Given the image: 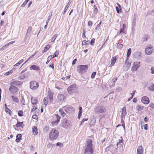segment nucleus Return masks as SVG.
Instances as JSON below:
<instances>
[{"label":"nucleus","instance_id":"c756f323","mask_svg":"<svg viewBox=\"0 0 154 154\" xmlns=\"http://www.w3.org/2000/svg\"><path fill=\"white\" fill-rule=\"evenodd\" d=\"M11 97L12 99L16 103H18L19 102V100L16 97H15L13 96H11Z\"/></svg>","mask_w":154,"mask_h":154},{"label":"nucleus","instance_id":"6ab92c4d","mask_svg":"<svg viewBox=\"0 0 154 154\" xmlns=\"http://www.w3.org/2000/svg\"><path fill=\"white\" fill-rule=\"evenodd\" d=\"M32 27L31 26L29 27L27 29L26 34V37H28L31 35L32 31Z\"/></svg>","mask_w":154,"mask_h":154},{"label":"nucleus","instance_id":"37998d69","mask_svg":"<svg viewBox=\"0 0 154 154\" xmlns=\"http://www.w3.org/2000/svg\"><path fill=\"white\" fill-rule=\"evenodd\" d=\"M96 75V72H93L91 75V79H94L95 77V76Z\"/></svg>","mask_w":154,"mask_h":154},{"label":"nucleus","instance_id":"39448f33","mask_svg":"<svg viewBox=\"0 0 154 154\" xmlns=\"http://www.w3.org/2000/svg\"><path fill=\"white\" fill-rule=\"evenodd\" d=\"M77 88L75 84L71 85L67 89V91L69 94L76 93L77 91Z\"/></svg>","mask_w":154,"mask_h":154},{"label":"nucleus","instance_id":"49530a36","mask_svg":"<svg viewBox=\"0 0 154 154\" xmlns=\"http://www.w3.org/2000/svg\"><path fill=\"white\" fill-rule=\"evenodd\" d=\"M123 119H124V118H122V117H121V122L122 125V126H123V128L125 129V123H124V121L123 120Z\"/></svg>","mask_w":154,"mask_h":154},{"label":"nucleus","instance_id":"cd10ccee","mask_svg":"<svg viewBox=\"0 0 154 154\" xmlns=\"http://www.w3.org/2000/svg\"><path fill=\"white\" fill-rule=\"evenodd\" d=\"M51 47L50 45H47L45 48L42 51V53L43 54H44L46 51H47Z\"/></svg>","mask_w":154,"mask_h":154},{"label":"nucleus","instance_id":"bf43d9fd","mask_svg":"<svg viewBox=\"0 0 154 154\" xmlns=\"http://www.w3.org/2000/svg\"><path fill=\"white\" fill-rule=\"evenodd\" d=\"M93 23L91 21H89L88 22V25L89 26H91L92 25Z\"/></svg>","mask_w":154,"mask_h":154},{"label":"nucleus","instance_id":"79ce46f5","mask_svg":"<svg viewBox=\"0 0 154 154\" xmlns=\"http://www.w3.org/2000/svg\"><path fill=\"white\" fill-rule=\"evenodd\" d=\"M23 113L22 111L21 110H20L19 111L18 114L19 116H23Z\"/></svg>","mask_w":154,"mask_h":154},{"label":"nucleus","instance_id":"2f4dec72","mask_svg":"<svg viewBox=\"0 0 154 154\" xmlns=\"http://www.w3.org/2000/svg\"><path fill=\"white\" fill-rule=\"evenodd\" d=\"M18 137H21V135L20 134H17L16 136V138L15 141L17 142H19L20 140V138H17Z\"/></svg>","mask_w":154,"mask_h":154},{"label":"nucleus","instance_id":"4d7b16f0","mask_svg":"<svg viewBox=\"0 0 154 154\" xmlns=\"http://www.w3.org/2000/svg\"><path fill=\"white\" fill-rule=\"evenodd\" d=\"M100 28V25L99 24H98L97 26V27L95 28L96 30H98Z\"/></svg>","mask_w":154,"mask_h":154},{"label":"nucleus","instance_id":"f257e3e1","mask_svg":"<svg viewBox=\"0 0 154 154\" xmlns=\"http://www.w3.org/2000/svg\"><path fill=\"white\" fill-rule=\"evenodd\" d=\"M92 146V140L88 139L85 146L84 154H92L93 152Z\"/></svg>","mask_w":154,"mask_h":154},{"label":"nucleus","instance_id":"f3484780","mask_svg":"<svg viewBox=\"0 0 154 154\" xmlns=\"http://www.w3.org/2000/svg\"><path fill=\"white\" fill-rule=\"evenodd\" d=\"M143 149L141 146H139L138 147L137 150V154H143Z\"/></svg>","mask_w":154,"mask_h":154},{"label":"nucleus","instance_id":"ea45409f","mask_svg":"<svg viewBox=\"0 0 154 154\" xmlns=\"http://www.w3.org/2000/svg\"><path fill=\"white\" fill-rule=\"evenodd\" d=\"M59 52L58 51H56L54 54L53 57H57L59 55Z\"/></svg>","mask_w":154,"mask_h":154},{"label":"nucleus","instance_id":"bb28decb","mask_svg":"<svg viewBox=\"0 0 154 154\" xmlns=\"http://www.w3.org/2000/svg\"><path fill=\"white\" fill-rule=\"evenodd\" d=\"M48 98L50 102H52L53 99V94L51 92H48Z\"/></svg>","mask_w":154,"mask_h":154},{"label":"nucleus","instance_id":"dca6fc26","mask_svg":"<svg viewBox=\"0 0 154 154\" xmlns=\"http://www.w3.org/2000/svg\"><path fill=\"white\" fill-rule=\"evenodd\" d=\"M65 97L63 94H59L57 96L58 100L60 102H62L64 100Z\"/></svg>","mask_w":154,"mask_h":154},{"label":"nucleus","instance_id":"f8f14e48","mask_svg":"<svg viewBox=\"0 0 154 154\" xmlns=\"http://www.w3.org/2000/svg\"><path fill=\"white\" fill-rule=\"evenodd\" d=\"M55 120L52 122L51 123L53 125H57L58 122H59L61 117L57 114H55Z\"/></svg>","mask_w":154,"mask_h":154},{"label":"nucleus","instance_id":"0e129e2a","mask_svg":"<svg viewBox=\"0 0 154 154\" xmlns=\"http://www.w3.org/2000/svg\"><path fill=\"white\" fill-rule=\"evenodd\" d=\"M32 118L33 119H37L38 117L37 115H34L32 116Z\"/></svg>","mask_w":154,"mask_h":154},{"label":"nucleus","instance_id":"774afa93","mask_svg":"<svg viewBox=\"0 0 154 154\" xmlns=\"http://www.w3.org/2000/svg\"><path fill=\"white\" fill-rule=\"evenodd\" d=\"M149 121V119L146 117L144 118V121L146 122H148Z\"/></svg>","mask_w":154,"mask_h":154},{"label":"nucleus","instance_id":"a878e982","mask_svg":"<svg viewBox=\"0 0 154 154\" xmlns=\"http://www.w3.org/2000/svg\"><path fill=\"white\" fill-rule=\"evenodd\" d=\"M30 69L31 70L32 69L35 70H38L39 69V68L36 65H33L31 66Z\"/></svg>","mask_w":154,"mask_h":154},{"label":"nucleus","instance_id":"1a4fd4ad","mask_svg":"<svg viewBox=\"0 0 154 154\" xmlns=\"http://www.w3.org/2000/svg\"><path fill=\"white\" fill-rule=\"evenodd\" d=\"M71 125V123L70 121L67 120L66 119H64L63 121V126L64 128H67L70 127Z\"/></svg>","mask_w":154,"mask_h":154},{"label":"nucleus","instance_id":"8fccbe9b","mask_svg":"<svg viewBox=\"0 0 154 154\" xmlns=\"http://www.w3.org/2000/svg\"><path fill=\"white\" fill-rule=\"evenodd\" d=\"M49 129V128L47 126L45 127L44 128V131L47 132L48 131Z\"/></svg>","mask_w":154,"mask_h":154},{"label":"nucleus","instance_id":"9d476101","mask_svg":"<svg viewBox=\"0 0 154 154\" xmlns=\"http://www.w3.org/2000/svg\"><path fill=\"white\" fill-rule=\"evenodd\" d=\"M140 66V62H134L132 67L131 70L132 71H134L137 70Z\"/></svg>","mask_w":154,"mask_h":154},{"label":"nucleus","instance_id":"f03ea898","mask_svg":"<svg viewBox=\"0 0 154 154\" xmlns=\"http://www.w3.org/2000/svg\"><path fill=\"white\" fill-rule=\"evenodd\" d=\"M105 107L102 105H97L94 109V112L96 114L104 113L106 112Z\"/></svg>","mask_w":154,"mask_h":154},{"label":"nucleus","instance_id":"4be33fe9","mask_svg":"<svg viewBox=\"0 0 154 154\" xmlns=\"http://www.w3.org/2000/svg\"><path fill=\"white\" fill-rule=\"evenodd\" d=\"M141 53L139 52H136L134 54V57L137 59L141 57Z\"/></svg>","mask_w":154,"mask_h":154},{"label":"nucleus","instance_id":"f704fd0d","mask_svg":"<svg viewBox=\"0 0 154 154\" xmlns=\"http://www.w3.org/2000/svg\"><path fill=\"white\" fill-rule=\"evenodd\" d=\"M148 89L150 91H154V84L148 87Z\"/></svg>","mask_w":154,"mask_h":154},{"label":"nucleus","instance_id":"052dcab7","mask_svg":"<svg viewBox=\"0 0 154 154\" xmlns=\"http://www.w3.org/2000/svg\"><path fill=\"white\" fill-rule=\"evenodd\" d=\"M148 124H146L145 125L144 127V129L145 130H146L148 129Z\"/></svg>","mask_w":154,"mask_h":154},{"label":"nucleus","instance_id":"4468645a","mask_svg":"<svg viewBox=\"0 0 154 154\" xmlns=\"http://www.w3.org/2000/svg\"><path fill=\"white\" fill-rule=\"evenodd\" d=\"M128 59H127L125 60V66L126 67V69H125V71H127L129 69V68L130 67L131 63H129L128 60Z\"/></svg>","mask_w":154,"mask_h":154},{"label":"nucleus","instance_id":"393cba45","mask_svg":"<svg viewBox=\"0 0 154 154\" xmlns=\"http://www.w3.org/2000/svg\"><path fill=\"white\" fill-rule=\"evenodd\" d=\"M32 132L33 134L35 135L37 134L38 133V129L36 127H34L32 128Z\"/></svg>","mask_w":154,"mask_h":154},{"label":"nucleus","instance_id":"09e8293b","mask_svg":"<svg viewBox=\"0 0 154 154\" xmlns=\"http://www.w3.org/2000/svg\"><path fill=\"white\" fill-rule=\"evenodd\" d=\"M118 47L119 48L121 49L123 47V45L121 44H119V43H118Z\"/></svg>","mask_w":154,"mask_h":154},{"label":"nucleus","instance_id":"b1692460","mask_svg":"<svg viewBox=\"0 0 154 154\" xmlns=\"http://www.w3.org/2000/svg\"><path fill=\"white\" fill-rule=\"evenodd\" d=\"M48 97H45L43 100V106H44V105H45V107L46 106L48 103Z\"/></svg>","mask_w":154,"mask_h":154},{"label":"nucleus","instance_id":"5fc2aeb1","mask_svg":"<svg viewBox=\"0 0 154 154\" xmlns=\"http://www.w3.org/2000/svg\"><path fill=\"white\" fill-rule=\"evenodd\" d=\"M151 73L152 74H154V67H152L151 68Z\"/></svg>","mask_w":154,"mask_h":154},{"label":"nucleus","instance_id":"338daca9","mask_svg":"<svg viewBox=\"0 0 154 154\" xmlns=\"http://www.w3.org/2000/svg\"><path fill=\"white\" fill-rule=\"evenodd\" d=\"M149 106L152 108H154V103H151L149 105Z\"/></svg>","mask_w":154,"mask_h":154},{"label":"nucleus","instance_id":"2eb2a0df","mask_svg":"<svg viewBox=\"0 0 154 154\" xmlns=\"http://www.w3.org/2000/svg\"><path fill=\"white\" fill-rule=\"evenodd\" d=\"M117 57H118V56H116L114 57H112L111 60V64L109 65L110 67H112L114 64L116 62Z\"/></svg>","mask_w":154,"mask_h":154},{"label":"nucleus","instance_id":"0eeeda50","mask_svg":"<svg viewBox=\"0 0 154 154\" xmlns=\"http://www.w3.org/2000/svg\"><path fill=\"white\" fill-rule=\"evenodd\" d=\"M64 110L67 113L69 114H73L74 109L72 107L69 106H66L64 107Z\"/></svg>","mask_w":154,"mask_h":154},{"label":"nucleus","instance_id":"13d9d810","mask_svg":"<svg viewBox=\"0 0 154 154\" xmlns=\"http://www.w3.org/2000/svg\"><path fill=\"white\" fill-rule=\"evenodd\" d=\"M15 42V41H12V42H9V43H8L5 46H8V45L11 44H12L13 43H14Z\"/></svg>","mask_w":154,"mask_h":154},{"label":"nucleus","instance_id":"ddd939ff","mask_svg":"<svg viewBox=\"0 0 154 154\" xmlns=\"http://www.w3.org/2000/svg\"><path fill=\"white\" fill-rule=\"evenodd\" d=\"M141 101L144 104H148L149 103V100L147 97L144 96L142 97Z\"/></svg>","mask_w":154,"mask_h":154},{"label":"nucleus","instance_id":"e433bc0d","mask_svg":"<svg viewBox=\"0 0 154 154\" xmlns=\"http://www.w3.org/2000/svg\"><path fill=\"white\" fill-rule=\"evenodd\" d=\"M23 61V59H22L20 60L18 63L14 65V66H17L20 65L22 63Z\"/></svg>","mask_w":154,"mask_h":154},{"label":"nucleus","instance_id":"aec40b11","mask_svg":"<svg viewBox=\"0 0 154 154\" xmlns=\"http://www.w3.org/2000/svg\"><path fill=\"white\" fill-rule=\"evenodd\" d=\"M21 82L19 81H13L11 83V84L14 85L18 86L22 84Z\"/></svg>","mask_w":154,"mask_h":154},{"label":"nucleus","instance_id":"9b49d317","mask_svg":"<svg viewBox=\"0 0 154 154\" xmlns=\"http://www.w3.org/2000/svg\"><path fill=\"white\" fill-rule=\"evenodd\" d=\"M9 90L13 94H14L18 91V88L14 85L10 86Z\"/></svg>","mask_w":154,"mask_h":154},{"label":"nucleus","instance_id":"412c9836","mask_svg":"<svg viewBox=\"0 0 154 154\" xmlns=\"http://www.w3.org/2000/svg\"><path fill=\"white\" fill-rule=\"evenodd\" d=\"M31 100L32 103L34 105H36L37 103V99L36 97H31Z\"/></svg>","mask_w":154,"mask_h":154},{"label":"nucleus","instance_id":"c03bdc74","mask_svg":"<svg viewBox=\"0 0 154 154\" xmlns=\"http://www.w3.org/2000/svg\"><path fill=\"white\" fill-rule=\"evenodd\" d=\"M25 78V76L23 75H20L19 77V79L20 80H23Z\"/></svg>","mask_w":154,"mask_h":154},{"label":"nucleus","instance_id":"a211bd4d","mask_svg":"<svg viewBox=\"0 0 154 154\" xmlns=\"http://www.w3.org/2000/svg\"><path fill=\"white\" fill-rule=\"evenodd\" d=\"M126 107L125 106H124L123 107L122 109V115L121 116V117H122V118H125V116L126 115Z\"/></svg>","mask_w":154,"mask_h":154},{"label":"nucleus","instance_id":"a18cd8bd","mask_svg":"<svg viewBox=\"0 0 154 154\" xmlns=\"http://www.w3.org/2000/svg\"><path fill=\"white\" fill-rule=\"evenodd\" d=\"M122 33H125V31L124 30V29L123 28H121L120 29V30L119 31V33L121 34Z\"/></svg>","mask_w":154,"mask_h":154},{"label":"nucleus","instance_id":"c9c22d12","mask_svg":"<svg viewBox=\"0 0 154 154\" xmlns=\"http://www.w3.org/2000/svg\"><path fill=\"white\" fill-rule=\"evenodd\" d=\"M21 102L22 104L24 105L26 104L25 102L24 97H23L22 95H21Z\"/></svg>","mask_w":154,"mask_h":154},{"label":"nucleus","instance_id":"69168bd1","mask_svg":"<svg viewBox=\"0 0 154 154\" xmlns=\"http://www.w3.org/2000/svg\"><path fill=\"white\" fill-rule=\"evenodd\" d=\"M116 11L118 13H120V10H121V9H120V10H119V8L118 7H116Z\"/></svg>","mask_w":154,"mask_h":154},{"label":"nucleus","instance_id":"3c124183","mask_svg":"<svg viewBox=\"0 0 154 154\" xmlns=\"http://www.w3.org/2000/svg\"><path fill=\"white\" fill-rule=\"evenodd\" d=\"M85 30L84 29L83 30V33H82V37L84 38H85L86 37V36H85Z\"/></svg>","mask_w":154,"mask_h":154},{"label":"nucleus","instance_id":"4c0bfd02","mask_svg":"<svg viewBox=\"0 0 154 154\" xmlns=\"http://www.w3.org/2000/svg\"><path fill=\"white\" fill-rule=\"evenodd\" d=\"M131 49L130 48L128 50L127 52V56L128 57L130 56V55L131 54Z\"/></svg>","mask_w":154,"mask_h":154},{"label":"nucleus","instance_id":"e2e57ef3","mask_svg":"<svg viewBox=\"0 0 154 154\" xmlns=\"http://www.w3.org/2000/svg\"><path fill=\"white\" fill-rule=\"evenodd\" d=\"M88 120V119H82L81 123V125H82L85 121H87Z\"/></svg>","mask_w":154,"mask_h":154},{"label":"nucleus","instance_id":"20e7f679","mask_svg":"<svg viewBox=\"0 0 154 154\" xmlns=\"http://www.w3.org/2000/svg\"><path fill=\"white\" fill-rule=\"evenodd\" d=\"M88 67V65H79L77 67V71L80 74L84 73L87 71Z\"/></svg>","mask_w":154,"mask_h":154},{"label":"nucleus","instance_id":"7c9ffc66","mask_svg":"<svg viewBox=\"0 0 154 154\" xmlns=\"http://www.w3.org/2000/svg\"><path fill=\"white\" fill-rule=\"evenodd\" d=\"M90 43V41H86L85 40H84L82 42V45H87L89 44Z\"/></svg>","mask_w":154,"mask_h":154},{"label":"nucleus","instance_id":"680f3d73","mask_svg":"<svg viewBox=\"0 0 154 154\" xmlns=\"http://www.w3.org/2000/svg\"><path fill=\"white\" fill-rule=\"evenodd\" d=\"M140 125L141 128L142 129L143 128L144 122H140Z\"/></svg>","mask_w":154,"mask_h":154},{"label":"nucleus","instance_id":"5701e85b","mask_svg":"<svg viewBox=\"0 0 154 154\" xmlns=\"http://www.w3.org/2000/svg\"><path fill=\"white\" fill-rule=\"evenodd\" d=\"M64 107L62 108H60L59 110V112L60 113L61 116L63 117L66 115V113L64 112Z\"/></svg>","mask_w":154,"mask_h":154},{"label":"nucleus","instance_id":"473e14b6","mask_svg":"<svg viewBox=\"0 0 154 154\" xmlns=\"http://www.w3.org/2000/svg\"><path fill=\"white\" fill-rule=\"evenodd\" d=\"M5 110L6 112H8L11 115V112L7 107H5Z\"/></svg>","mask_w":154,"mask_h":154},{"label":"nucleus","instance_id":"603ef678","mask_svg":"<svg viewBox=\"0 0 154 154\" xmlns=\"http://www.w3.org/2000/svg\"><path fill=\"white\" fill-rule=\"evenodd\" d=\"M28 2L26 0H25V1L23 2V3L22 4V5H21V6L22 7H24L25 6V5L26 4L27 2Z\"/></svg>","mask_w":154,"mask_h":154},{"label":"nucleus","instance_id":"de8ad7c7","mask_svg":"<svg viewBox=\"0 0 154 154\" xmlns=\"http://www.w3.org/2000/svg\"><path fill=\"white\" fill-rule=\"evenodd\" d=\"M95 40V39L94 38H93L92 39L90 42V44L91 45H94V43Z\"/></svg>","mask_w":154,"mask_h":154},{"label":"nucleus","instance_id":"423d86ee","mask_svg":"<svg viewBox=\"0 0 154 154\" xmlns=\"http://www.w3.org/2000/svg\"><path fill=\"white\" fill-rule=\"evenodd\" d=\"M38 86V83L36 81H31L30 82V88L33 90L37 89Z\"/></svg>","mask_w":154,"mask_h":154},{"label":"nucleus","instance_id":"864d4df0","mask_svg":"<svg viewBox=\"0 0 154 154\" xmlns=\"http://www.w3.org/2000/svg\"><path fill=\"white\" fill-rule=\"evenodd\" d=\"M136 23V21L135 19H133L132 22L133 27L135 26Z\"/></svg>","mask_w":154,"mask_h":154},{"label":"nucleus","instance_id":"6e6d98bb","mask_svg":"<svg viewBox=\"0 0 154 154\" xmlns=\"http://www.w3.org/2000/svg\"><path fill=\"white\" fill-rule=\"evenodd\" d=\"M13 72V71L12 70H11L10 71V72H7L5 73V74L7 75H8L9 74H10L11 73H12Z\"/></svg>","mask_w":154,"mask_h":154},{"label":"nucleus","instance_id":"58836bf2","mask_svg":"<svg viewBox=\"0 0 154 154\" xmlns=\"http://www.w3.org/2000/svg\"><path fill=\"white\" fill-rule=\"evenodd\" d=\"M57 34H56L54 35L53 36V37L52 38V39L51 40V42H53L56 39V38L57 37Z\"/></svg>","mask_w":154,"mask_h":154},{"label":"nucleus","instance_id":"72a5a7b5","mask_svg":"<svg viewBox=\"0 0 154 154\" xmlns=\"http://www.w3.org/2000/svg\"><path fill=\"white\" fill-rule=\"evenodd\" d=\"M23 122H18L17 124L16 125V127H23V126H22V125L23 126Z\"/></svg>","mask_w":154,"mask_h":154},{"label":"nucleus","instance_id":"6e6552de","mask_svg":"<svg viewBox=\"0 0 154 154\" xmlns=\"http://www.w3.org/2000/svg\"><path fill=\"white\" fill-rule=\"evenodd\" d=\"M153 51L152 46L151 45H148L145 50V53L147 55H150Z\"/></svg>","mask_w":154,"mask_h":154},{"label":"nucleus","instance_id":"a19ab883","mask_svg":"<svg viewBox=\"0 0 154 154\" xmlns=\"http://www.w3.org/2000/svg\"><path fill=\"white\" fill-rule=\"evenodd\" d=\"M69 5V3H68V4L66 5V7L65 8V9H64V12L63 13V14H65V13L66 12V11L68 8Z\"/></svg>","mask_w":154,"mask_h":154},{"label":"nucleus","instance_id":"7ed1b4c3","mask_svg":"<svg viewBox=\"0 0 154 154\" xmlns=\"http://www.w3.org/2000/svg\"><path fill=\"white\" fill-rule=\"evenodd\" d=\"M58 131L54 129H52L49 133V139L51 140L56 139L58 136Z\"/></svg>","mask_w":154,"mask_h":154},{"label":"nucleus","instance_id":"c85d7f7f","mask_svg":"<svg viewBox=\"0 0 154 154\" xmlns=\"http://www.w3.org/2000/svg\"><path fill=\"white\" fill-rule=\"evenodd\" d=\"M143 106L141 105H137L136 106V110L137 111H139L142 110L143 109Z\"/></svg>","mask_w":154,"mask_h":154}]
</instances>
